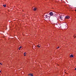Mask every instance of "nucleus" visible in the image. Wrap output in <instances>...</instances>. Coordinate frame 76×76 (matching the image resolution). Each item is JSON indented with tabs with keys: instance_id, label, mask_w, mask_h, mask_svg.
I'll return each mask as SVG.
<instances>
[{
	"instance_id": "obj_1",
	"label": "nucleus",
	"mask_w": 76,
	"mask_h": 76,
	"mask_svg": "<svg viewBox=\"0 0 76 76\" xmlns=\"http://www.w3.org/2000/svg\"><path fill=\"white\" fill-rule=\"evenodd\" d=\"M49 15L50 16H53V18H54V19H57V15L56 14H53V12H50L49 13Z\"/></svg>"
},
{
	"instance_id": "obj_2",
	"label": "nucleus",
	"mask_w": 76,
	"mask_h": 76,
	"mask_svg": "<svg viewBox=\"0 0 76 76\" xmlns=\"http://www.w3.org/2000/svg\"><path fill=\"white\" fill-rule=\"evenodd\" d=\"M67 25V24H66V23L65 24H64L62 26L63 28H64V29H65V28H66V26Z\"/></svg>"
},
{
	"instance_id": "obj_3",
	"label": "nucleus",
	"mask_w": 76,
	"mask_h": 76,
	"mask_svg": "<svg viewBox=\"0 0 76 76\" xmlns=\"http://www.w3.org/2000/svg\"><path fill=\"white\" fill-rule=\"evenodd\" d=\"M46 18L48 19H50V17L48 16L47 15L45 16Z\"/></svg>"
},
{
	"instance_id": "obj_4",
	"label": "nucleus",
	"mask_w": 76,
	"mask_h": 76,
	"mask_svg": "<svg viewBox=\"0 0 76 76\" xmlns=\"http://www.w3.org/2000/svg\"><path fill=\"white\" fill-rule=\"evenodd\" d=\"M65 18H66V19H69L70 18V16H66Z\"/></svg>"
},
{
	"instance_id": "obj_5",
	"label": "nucleus",
	"mask_w": 76,
	"mask_h": 76,
	"mask_svg": "<svg viewBox=\"0 0 76 76\" xmlns=\"http://www.w3.org/2000/svg\"><path fill=\"white\" fill-rule=\"evenodd\" d=\"M59 18L61 20H62L63 19V17L62 16H60L59 17Z\"/></svg>"
},
{
	"instance_id": "obj_6",
	"label": "nucleus",
	"mask_w": 76,
	"mask_h": 76,
	"mask_svg": "<svg viewBox=\"0 0 76 76\" xmlns=\"http://www.w3.org/2000/svg\"><path fill=\"white\" fill-rule=\"evenodd\" d=\"M70 57H73V55L72 54H71L70 56Z\"/></svg>"
},
{
	"instance_id": "obj_7",
	"label": "nucleus",
	"mask_w": 76,
	"mask_h": 76,
	"mask_svg": "<svg viewBox=\"0 0 76 76\" xmlns=\"http://www.w3.org/2000/svg\"><path fill=\"white\" fill-rule=\"evenodd\" d=\"M29 76H33V75H32V74H29L28 75Z\"/></svg>"
},
{
	"instance_id": "obj_8",
	"label": "nucleus",
	"mask_w": 76,
	"mask_h": 76,
	"mask_svg": "<svg viewBox=\"0 0 76 76\" xmlns=\"http://www.w3.org/2000/svg\"><path fill=\"white\" fill-rule=\"evenodd\" d=\"M33 10L34 11H36V10H37V8H34V9Z\"/></svg>"
},
{
	"instance_id": "obj_9",
	"label": "nucleus",
	"mask_w": 76,
	"mask_h": 76,
	"mask_svg": "<svg viewBox=\"0 0 76 76\" xmlns=\"http://www.w3.org/2000/svg\"><path fill=\"white\" fill-rule=\"evenodd\" d=\"M20 48H22V46H20L18 49L19 50H20Z\"/></svg>"
},
{
	"instance_id": "obj_10",
	"label": "nucleus",
	"mask_w": 76,
	"mask_h": 76,
	"mask_svg": "<svg viewBox=\"0 0 76 76\" xmlns=\"http://www.w3.org/2000/svg\"><path fill=\"white\" fill-rule=\"evenodd\" d=\"M3 6H4V7H6V5H3Z\"/></svg>"
},
{
	"instance_id": "obj_11",
	"label": "nucleus",
	"mask_w": 76,
	"mask_h": 76,
	"mask_svg": "<svg viewBox=\"0 0 76 76\" xmlns=\"http://www.w3.org/2000/svg\"><path fill=\"white\" fill-rule=\"evenodd\" d=\"M37 47H38L39 48H40L41 46H39V45H38L37 46Z\"/></svg>"
},
{
	"instance_id": "obj_12",
	"label": "nucleus",
	"mask_w": 76,
	"mask_h": 76,
	"mask_svg": "<svg viewBox=\"0 0 76 76\" xmlns=\"http://www.w3.org/2000/svg\"><path fill=\"white\" fill-rule=\"evenodd\" d=\"M60 48V47H58V48H57V49H58V48Z\"/></svg>"
},
{
	"instance_id": "obj_13",
	"label": "nucleus",
	"mask_w": 76,
	"mask_h": 76,
	"mask_svg": "<svg viewBox=\"0 0 76 76\" xmlns=\"http://www.w3.org/2000/svg\"><path fill=\"white\" fill-rule=\"evenodd\" d=\"M0 64H1V65H2V64H1V63H0Z\"/></svg>"
},
{
	"instance_id": "obj_14",
	"label": "nucleus",
	"mask_w": 76,
	"mask_h": 76,
	"mask_svg": "<svg viewBox=\"0 0 76 76\" xmlns=\"http://www.w3.org/2000/svg\"><path fill=\"white\" fill-rule=\"evenodd\" d=\"M24 56H26V55L24 54Z\"/></svg>"
},
{
	"instance_id": "obj_15",
	"label": "nucleus",
	"mask_w": 76,
	"mask_h": 76,
	"mask_svg": "<svg viewBox=\"0 0 76 76\" xmlns=\"http://www.w3.org/2000/svg\"><path fill=\"white\" fill-rule=\"evenodd\" d=\"M75 70H76V68H75Z\"/></svg>"
},
{
	"instance_id": "obj_16",
	"label": "nucleus",
	"mask_w": 76,
	"mask_h": 76,
	"mask_svg": "<svg viewBox=\"0 0 76 76\" xmlns=\"http://www.w3.org/2000/svg\"><path fill=\"white\" fill-rule=\"evenodd\" d=\"M25 53H24V54H25Z\"/></svg>"
},
{
	"instance_id": "obj_17",
	"label": "nucleus",
	"mask_w": 76,
	"mask_h": 76,
	"mask_svg": "<svg viewBox=\"0 0 76 76\" xmlns=\"http://www.w3.org/2000/svg\"><path fill=\"white\" fill-rule=\"evenodd\" d=\"M1 71H0V73H1Z\"/></svg>"
},
{
	"instance_id": "obj_18",
	"label": "nucleus",
	"mask_w": 76,
	"mask_h": 76,
	"mask_svg": "<svg viewBox=\"0 0 76 76\" xmlns=\"http://www.w3.org/2000/svg\"><path fill=\"white\" fill-rule=\"evenodd\" d=\"M75 11H76V9L75 10Z\"/></svg>"
},
{
	"instance_id": "obj_19",
	"label": "nucleus",
	"mask_w": 76,
	"mask_h": 76,
	"mask_svg": "<svg viewBox=\"0 0 76 76\" xmlns=\"http://www.w3.org/2000/svg\"><path fill=\"white\" fill-rule=\"evenodd\" d=\"M74 38H75V37H74Z\"/></svg>"
}]
</instances>
